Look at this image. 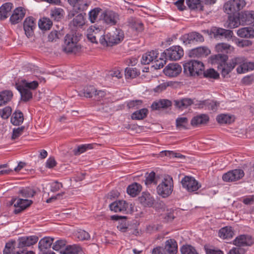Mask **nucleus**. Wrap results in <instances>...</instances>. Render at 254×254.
Here are the masks:
<instances>
[{
	"label": "nucleus",
	"instance_id": "obj_27",
	"mask_svg": "<svg viewBox=\"0 0 254 254\" xmlns=\"http://www.w3.org/2000/svg\"><path fill=\"white\" fill-rule=\"evenodd\" d=\"M139 202L144 207H152L155 202L153 197L148 192H143L138 197Z\"/></svg>",
	"mask_w": 254,
	"mask_h": 254
},
{
	"label": "nucleus",
	"instance_id": "obj_58",
	"mask_svg": "<svg viewBox=\"0 0 254 254\" xmlns=\"http://www.w3.org/2000/svg\"><path fill=\"white\" fill-rule=\"evenodd\" d=\"M75 236L80 241L88 240L90 238L89 234L81 229L79 230L75 233Z\"/></svg>",
	"mask_w": 254,
	"mask_h": 254
},
{
	"label": "nucleus",
	"instance_id": "obj_45",
	"mask_svg": "<svg viewBox=\"0 0 254 254\" xmlns=\"http://www.w3.org/2000/svg\"><path fill=\"white\" fill-rule=\"evenodd\" d=\"M142 187L138 183H134L128 186L127 192L130 195L134 197L136 196L141 190Z\"/></svg>",
	"mask_w": 254,
	"mask_h": 254
},
{
	"label": "nucleus",
	"instance_id": "obj_36",
	"mask_svg": "<svg viewBox=\"0 0 254 254\" xmlns=\"http://www.w3.org/2000/svg\"><path fill=\"white\" fill-rule=\"evenodd\" d=\"M54 239L50 237H45L39 242L38 248L40 252L46 251L50 248L53 243Z\"/></svg>",
	"mask_w": 254,
	"mask_h": 254
},
{
	"label": "nucleus",
	"instance_id": "obj_20",
	"mask_svg": "<svg viewBox=\"0 0 254 254\" xmlns=\"http://www.w3.org/2000/svg\"><path fill=\"white\" fill-rule=\"evenodd\" d=\"M239 18L242 25H254V11H244L239 13Z\"/></svg>",
	"mask_w": 254,
	"mask_h": 254
},
{
	"label": "nucleus",
	"instance_id": "obj_64",
	"mask_svg": "<svg viewBox=\"0 0 254 254\" xmlns=\"http://www.w3.org/2000/svg\"><path fill=\"white\" fill-rule=\"evenodd\" d=\"M15 243V241H9L6 243L5 246V248L3 251V254H13L11 252L14 249V244Z\"/></svg>",
	"mask_w": 254,
	"mask_h": 254
},
{
	"label": "nucleus",
	"instance_id": "obj_61",
	"mask_svg": "<svg viewBox=\"0 0 254 254\" xmlns=\"http://www.w3.org/2000/svg\"><path fill=\"white\" fill-rule=\"evenodd\" d=\"M67 242L64 239H60L56 241L53 245V249L58 251L65 246Z\"/></svg>",
	"mask_w": 254,
	"mask_h": 254
},
{
	"label": "nucleus",
	"instance_id": "obj_21",
	"mask_svg": "<svg viewBox=\"0 0 254 254\" xmlns=\"http://www.w3.org/2000/svg\"><path fill=\"white\" fill-rule=\"evenodd\" d=\"M210 53V50L207 47L201 46L191 50L189 56L191 58H203L208 56Z\"/></svg>",
	"mask_w": 254,
	"mask_h": 254
},
{
	"label": "nucleus",
	"instance_id": "obj_40",
	"mask_svg": "<svg viewBox=\"0 0 254 254\" xmlns=\"http://www.w3.org/2000/svg\"><path fill=\"white\" fill-rule=\"evenodd\" d=\"M237 35L242 38H254V29L250 27H244L237 31Z\"/></svg>",
	"mask_w": 254,
	"mask_h": 254
},
{
	"label": "nucleus",
	"instance_id": "obj_17",
	"mask_svg": "<svg viewBox=\"0 0 254 254\" xmlns=\"http://www.w3.org/2000/svg\"><path fill=\"white\" fill-rule=\"evenodd\" d=\"M163 208V213L160 215V219L164 223H169L172 222L175 218L174 215L175 210L173 208H168L165 207L164 203L161 204Z\"/></svg>",
	"mask_w": 254,
	"mask_h": 254
},
{
	"label": "nucleus",
	"instance_id": "obj_35",
	"mask_svg": "<svg viewBox=\"0 0 254 254\" xmlns=\"http://www.w3.org/2000/svg\"><path fill=\"white\" fill-rule=\"evenodd\" d=\"M174 105L181 110L187 109L193 103V100L189 98H184L174 100Z\"/></svg>",
	"mask_w": 254,
	"mask_h": 254
},
{
	"label": "nucleus",
	"instance_id": "obj_1",
	"mask_svg": "<svg viewBox=\"0 0 254 254\" xmlns=\"http://www.w3.org/2000/svg\"><path fill=\"white\" fill-rule=\"evenodd\" d=\"M124 38L123 31L120 29H115L101 36L99 42L103 46H112L120 43L123 40Z\"/></svg>",
	"mask_w": 254,
	"mask_h": 254
},
{
	"label": "nucleus",
	"instance_id": "obj_39",
	"mask_svg": "<svg viewBox=\"0 0 254 254\" xmlns=\"http://www.w3.org/2000/svg\"><path fill=\"white\" fill-rule=\"evenodd\" d=\"M234 115L221 114L216 117L217 122L220 124H230L235 121Z\"/></svg>",
	"mask_w": 254,
	"mask_h": 254
},
{
	"label": "nucleus",
	"instance_id": "obj_62",
	"mask_svg": "<svg viewBox=\"0 0 254 254\" xmlns=\"http://www.w3.org/2000/svg\"><path fill=\"white\" fill-rule=\"evenodd\" d=\"M92 145L91 144H82L77 147L76 149L74 150V154L75 155L80 154L85 152L88 149H91Z\"/></svg>",
	"mask_w": 254,
	"mask_h": 254
},
{
	"label": "nucleus",
	"instance_id": "obj_50",
	"mask_svg": "<svg viewBox=\"0 0 254 254\" xmlns=\"http://www.w3.org/2000/svg\"><path fill=\"white\" fill-rule=\"evenodd\" d=\"M145 184L147 186L151 185V184L157 185V180L154 172L152 171L150 173H147L145 174Z\"/></svg>",
	"mask_w": 254,
	"mask_h": 254
},
{
	"label": "nucleus",
	"instance_id": "obj_44",
	"mask_svg": "<svg viewBox=\"0 0 254 254\" xmlns=\"http://www.w3.org/2000/svg\"><path fill=\"white\" fill-rule=\"evenodd\" d=\"M148 114V110L146 108H143L140 110L136 111L131 115L132 120H141L145 119Z\"/></svg>",
	"mask_w": 254,
	"mask_h": 254
},
{
	"label": "nucleus",
	"instance_id": "obj_53",
	"mask_svg": "<svg viewBox=\"0 0 254 254\" xmlns=\"http://www.w3.org/2000/svg\"><path fill=\"white\" fill-rule=\"evenodd\" d=\"M64 33L62 31L53 30L48 35V41L51 42H56L58 39L62 37Z\"/></svg>",
	"mask_w": 254,
	"mask_h": 254
},
{
	"label": "nucleus",
	"instance_id": "obj_42",
	"mask_svg": "<svg viewBox=\"0 0 254 254\" xmlns=\"http://www.w3.org/2000/svg\"><path fill=\"white\" fill-rule=\"evenodd\" d=\"M228 59V56L224 54H218L212 55L210 57L211 62L212 64H217L218 66L226 62Z\"/></svg>",
	"mask_w": 254,
	"mask_h": 254
},
{
	"label": "nucleus",
	"instance_id": "obj_30",
	"mask_svg": "<svg viewBox=\"0 0 254 254\" xmlns=\"http://www.w3.org/2000/svg\"><path fill=\"white\" fill-rule=\"evenodd\" d=\"M242 60V63L239 64L237 68V71L238 73H245L248 70H252L254 69V63L245 62V60L244 58L238 57Z\"/></svg>",
	"mask_w": 254,
	"mask_h": 254
},
{
	"label": "nucleus",
	"instance_id": "obj_48",
	"mask_svg": "<svg viewBox=\"0 0 254 254\" xmlns=\"http://www.w3.org/2000/svg\"><path fill=\"white\" fill-rule=\"evenodd\" d=\"M18 83L30 91L36 90L39 86V83L37 81L28 82L25 79H23Z\"/></svg>",
	"mask_w": 254,
	"mask_h": 254
},
{
	"label": "nucleus",
	"instance_id": "obj_22",
	"mask_svg": "<svg viewBox=\"0 0 254 254\" xmlns=\"http://www.w3.org/2000/svg\"><path fill=\"white\" fill-rule=\"evenodd\" d=\"M16 89L20 94V100L22 102H27L33 98V93L29 89H26L19 84H15Z\"/></svg>",
	"mask_w": 254,
	"mask_h": 254
},
{
	"label": "nucleus",
	"instance_id": "obj_49",
	"mask_svg": "<svg viewBox=\"0 0 254 254\" xmlns=\"http://www.w3.org/2000/svg\"><path fill=\"white\" fill-rule=\"evenodd\" d=\"M186 3L191 10L199 9L200 10H203V6L201 4L200 0H186Z\"/></svg>",
	"mask_w": 254,
	"mask_h": 254
},
{
	"label": "nucleus",
	"instance_id": "obj_4",
	"mask_svg": "<svg viewBox=\"0 0 254 254\" xmlns=\"http://www.w3.org/2000/svg\"><path fill=\"white\" fill-rule=\"evenodd\" d=\"M173 190V180L172 177L168 176L162 180L157 187V191L162 197L169 196Z\"/></svg>",
	"mask_w": 254,
	"mask_h": 254
},
{
	"label": "nucleus",
	"instance_id": "obj_8",
	"mask_svg": "<svg viewBox=\"0 0 254 254\" xmlns=\"http://www.w3.org/2000/svg\"><path fill=\"white\" fill-rule=\"evenodd\" d=\"M163 54L167 59L177 61L183 56L184 50L180 46H174L165 50Z\"/></svg>",
	"mask_w": 254,
	"mask_h": 254
},
{
	"label": "nucleus",
	"instance_id": "obj_28",
	"mask_svg": "<svg viewBox=\"0 0 254 254\" xmlns=\"http://www.w3.org/2000/svg\"><path fill=\"white\" fill-rule=\"evenodd\" d=\"M209 121V117L206 114H200L193 117L190 124L192 126L197 127L201 125H206Z\"/></svg>",
	"mask_w": 254,
	"mask_h": 254
},
{
	"label": "nucleus",
	"instance_id": "obj_33",
	"mask_svg": "<svg viewBox=\"0 0 254 254\" xmlns=\"http://www.w3.org/2000/svg\"><path fill=\"white\" fill-rule=\"evenodd\" d=\"M128 25L136 32H142L144 29V25L142 22L132 17L129 18L127 20Z\"/></svg>",
	"mask_w": 254,
	"mask_h": 254
},
{
	"label": "nucleus",
	"instance_id": "obj_15",
	"mask_svg": "<svg viewBox=\"0 0 254 254\" xmlns=\"http://www.w3.org/2000/svg\"><path fill=\"white\" fill-rule=\"evenodd\" d=\"M233 244L238 247L251 246L254 244V241L251 236L241 235L233 240Z\"/></svg>",
	"mask_w": 254,
	"mask_h": 254
},
{
	"label": "nucleus",
	"instance_id": "obj_59",
	"mask_svg": "<svg viewBox=\"0 0 254 254\" xmlns=\"http://www.w3.org/2000/svg\"><path fill=\"white\" fill-rule=\"evenodd\" d=\"M176 126L178 128L187 129L188 120L186 117L178 118L176 119Z\"/></svg>",
	"mask_w": 254,
	"mask_h": 254
},
{
	"label": "nucleus",
	"instance_id": "obj_32",
	"mask_svg": "<svg viewBox=\"0 0 254 254\" xmlns=\"http://www.w3.org/2000/svg\"><path fill=\"white\" fill-rule=\"evenodd\" d=\"M158 55L159 53L156 50L148 52L142 55L141 63L143 64H149L151 62H153L154 60L158 58Z\"/></svg>",
	"mask_w": 254,
	"mask_h": 254
},
{
	"label": "nucleus",
	"instance_id": "obj_19",
	"mask_svg": "<svg viewBox=\"0 0 254 254\" xmlns=\"http://www.w3.org/2000/svg\"><path fill=\"white\" fill-rule=\"evenodd\" d=\"M67 1L77 12L86 10L89 5L86 0H67Z\"/></svg>",
	"mask_w": 254,
	"mask_h": 254
},
{
	"label": "nucleus",
	"instance_id": "obj_63",
	"mask_svg": "<svg viewBox=\"0 0 254 254\" xmlns=\"http://www.w3.org/2000/svg\"><path fill=\"white\" fill-rule=\"evenodd\" d=\"M204 103L207 104L206 110H212L213 111H216L218 107L219 106V103L216 101L206 100Z\"/></svg>",
	"mask_w": 254,
	"mask_h": 254
},
{
	"label": "nucleus",
	"instance_id": "obj_26",
	"mask_svg": "<svg viewBox=\"0 0 254 254\" xmlns=\"http://www.w3.org/2000/svg\"><path fill=\"white\" fill-rule=\"evenodd\" d=\"M234 235L233 228L229 226L221 228L218 232V237L223 240L231 239L234 237Z\"/></svg>",
	"mask_w": 254,
	"mask_h": 254
},
{
	"label": "nucleus",
	"instance_id": "obj_37",
	"mask_svg": "<svg viewBox=\"0 0 254 254\" xmlns=\"http://www.w3.org/2000/svg\"><path fill=\"white\" fill-rule=\"evenodd\" d=\"M12 97L13 93L10 90H5L0 92V107L10 102Z\"/></svg>",
	"mask_w": 254,
	"mask_h": 254
},
{
	"label": "nucleus",
	"instance_id": "obj_23",
	"mask_svg": "<svg viewBox=\"0 0 254 254\" xmlns=\"http://www.w3.org/2000/svg\"><path fill=\"white\" fill-rule=\"evenodd\" d=\"M38 241V237L36 236L22 237L18 239V248H22L25 247H30L35 244Z\"/></svg>",
	"mask_w": 254,
	"mask_h": 254
},
{
	"label": "nucleus",
	"instance_id": "obj_7",
	"mask_svg": "<svg viewBox=\"0 0 254 254\" xmlns=\"http://www.w3.org/2000/svg\"><path fill=\"white\" fill-rule=\"evenodd\" d=\"M241 60L237 57L234 58L230 61L229 63H227L226 62L220 64V66H218V69L221 72V74L223 77H229L228 76L229 74L236 65L242 63Z\"/></svg>",
	"mask_w": 254,
	"mask_h": 254
},
{
	"label": "nucleus",
	"instance_id": "obj_60",
	"mask_svg": "<svg viewBox=\"0 0 254 254\" xmlns=\"http://www.w3.org/2000/svg\"><path fill=\"white\" fill-rule=\"evenodd\" d=\"M216 50L218 52L228 53V51L230 50L231 46L228 44L222 43L216 45Z\"/></svg>",
	"mask_w": 254,
	"mask_h": 254
},
{
	"label": "nucleus",
	"instance_id": "obj_51",
	"mask_svg": "<svg viewBox=\"0 0 254 254\" xmlns=\"http://www.w3.org/2000/svg\"><path fill=\"white\" fill-rule=\"evenodd\" d=\"M35 193V191L30 187L23 188L19 191V194L25 198L33 197Z\"/></svg>",
	"mask_w": 254,
	"mask_h": 254
},
{
	"label": "nucleus",
	"instance_id": "obj_34",
	"mask_svg": "<svg viewBox=\"0 0 254 254\" xmlns=\"http://www.w3.org/2000/svg\"><path fill=\"white\" fill-rule=\"evenodd\" d=\"M82 253L81 247L77 244L67 245L65 249L61 252V254H81Z\"/></svg>",
	"mask_w": 254,
	"mask_h": 254
},
{
	"label": "nucleus",
	"instance_id": "obj_2",
	"mask_svg": "<svg viewBox=\"0 0 254 254\" xmlns=\"http://www.w3.org/2000/svg\"><path fill=\"white\" fill-rule=\"evenodd\" d=\"M184 73L188 76H198L202 75L204 69L202 62L196 60H190L183 64Z\"/></svg>",
	"mask_w": 254,
	"mask_h": 254
},
{
	"label": "nucleus",
	"instance_id": "obj_24",
	"mask_svg": "<svg viewBox=\"0 0 254 254\" xmlns=\"http://www.w3.org/2000/svg\"><path fill=\"white\" fill-rule=\"evenodd\" d=\"M25 10L22 7L16 8L10 17V21L12 24H16L21 21L25 15Z\"/></svg>",
	"mask_w": 254,
	"mask_h": 254
},
{
	"label": "nucleus",
	"instance_id": "obj_14",
	"mask_svg": "<svg viewBox=\"0 0 254 254\" xmlns=\"http://www.w3.org/2000/svg\"><path fill=\"white\" fill-rule=\"evenodd\" d=\"M211 33L215 38L230 39L232 37L233 32L232 30L225 29L222 28L213 26L211 27Z\"/></svg>",
	"mask_w": 254,
	"mask_h": 254
},
{
	"label": "nucleus",
	"instance_id": "obj_16",
	"mask_svg": "<svg viewBox=\"0 0 254 254\" xmlns=\"http://www.w3.org/2000/svg\"><path fill=\"white\" fill-rule=\"evenodd\" d=\"M180 65L177 63L169 64L163 69L164 74L169 77H176L182 71Z\"/></svg>",
	"mask_w": 254,
	"mask_h": 254
},
{
	"label": "nucleus",
	"instance_id": "obj_31",
	"mask_svg": "<svg viewBox=\"0 0 254 254\" xmlns=\"http://www.w3.org/2000/svg\"><path fill=\"white\" fill-rule=\"evenodd\" d=\"M172 106V102L168 99H160L158 101L152 103L151 108L152 110H160L165 109Z\"/></svg>",
	"mask_w": 254,
	"mask_h": 254
},
{
	"label": "nucleus",
	"instance_id": "obj_41",
	"mask_svg": "<svg viewBox=\"0 0 254 254\" xmlns=\"http://www.w3.org/2000/svg\"><path fill=\"white\" fill-rule=\"evenodd\" d=\"M64 14V10L60 7H54L50 10L51 18L56 21H60Z\"/></svg>",
	"mask_w": 254,
	"mask_h": 254
},
{
	"label": "nucleus",
	"instance_id": "obj_43",
	"mask_svg": "<svg viewBox=\"0 0 254 254\" xmlns=\"http://www.w3.org/2000/svg\"><path fill=\"white\" fill-rule=\"evenodd\" d=\"M24 120L23 113L19 110H16L11 118V123L15 126H19Z\"/></svg>",
	"mask_w": 254,
	"mask_h": 254
},
{
	"label": "nucleus",
	"instance_id": "obj_52",
	"mask_svg": "<svg viewBox=\"0 0 254 254\" xmlns=\"http://www.w3.org/2000/svg\"><path fill=\"white\" fill-rule=\"evenodd\" d=\"M228 26L230 28L238 27L240 24H241V22L239 18V15L237 17L232 15H229L228 17Z\"/></svg>",
	"mask_w": 254,
	"mask_h": 254
},
{
	"label": "nucleus",
	"instance_id": "obj_38",
	"mask_svg": "<svg viewBox=\"0 0 254 254\" xmlns=\"http://www.w3.org/2000/svg\"><path fill=\"white\" fill-rule=\"evenodd\" d=\"M12 7L13 4L10 2L5 3L0 7V20H4L8 17Z\"/></svg>",
	"mask_w": 254,
	"mask_h": 254
},
{
	"label": "nucleus",
	"instance_id": "obj_18",
	"mask_svg": "<svg viewBox=\"0 0 254 254\" xmlns=\"http://www.w3.org/2000/svg\"><path fill=\"white\" fill-rule=\"evenodd\" d=\"M128 203L124 200H116L109 205V208L114 212H121L124 213L128 208Z\"/></svg>",
	"mask_w": 254,
	"mask_h": 254
},
{
	"label": "nucleus",
	"instance_id": "obj_12",
	"mask_svg": "<svg viewBox=\"0 0 254 254\" xmlns=\"http://www.w3.org/2000/svg\"><path fill=\"white\" fill-rule=\"evenodd\" d=\"M181 40L185 45L190 44L194 42L201 43L204 41L203 36L200 33L195 31L182 35Z\"/></svg>",
	"mask_w": 254,
	"mask_h": 254
},
{
	"label": "nucleus",
	"instance_id": "obj_47",
	"mask_svg": "<svg viewBox=\"0 0 254 254\" xmlns=\"http://www.w3.org/2000/svg\"><path fill=\"white\" fill-rule=\"evenodd\" d=\"M125 76L127 79H133L140 75V71L136 67H127L125 69Z\"/></svg>",
	"mask_w": 254,
	"mask_h": 254
},
{
	"label": "nucleus",
	"instance_id": "obj_3",
	"mask_svg": "<svg viewBox=\"0 0 254 254\" xmlns=\"http://www.w3.org/2000/svg\"><path fill=\"white\" fill-rule=\"evenodd\" d=\"M79 37L77 35L66 34L64 38V51L66 53L76 54L80 52L81 46L78 44Z\"/></svg>",
	"mask_w": 254,
	"mask_h": 254
},
{
	"label": "nucleus",
	"instance_id": "obj_5",
	"mask_svg": "<svg viewBox=\"0 0 254 254\" xmlns=\"http://www.w3.org/2000/svg\"><path fill=\"white\" fill-rule=\"evenodd\" d=\"M246 5L245 0H229L223 5L225 13L229 15H234L242 9Z\"/></svg>",
	"mask_w": 254,
	"mask_h": 254
},
{
	"label": "nucleus",
	"instance_id": "obj_25",
	"mask_svg": "<svg viewBox=\"0 0 254 254\" xmlns=\"http://www.w3.org/2000/svg\"><path fill=\"white\" fill-rule=\"evenodd\" d=\"M103 15V20L107 24L115 25L119 20V16L118 13L112 10H106Z\"/></svg>",
	"mask_w": 254,
	"mask_h": 254
},
{
	"label": "nucleus",
	"instance_id": "obj_57",
	"mask_svg": "<svg viewBox=\"0 0 254 254\" xmlns=\"http://www.w3.org/2000/svg\"><path fill=\"white\" fill-rule=\"evenodd\" d=\"M97 90L93 86H87L84 89V96L87 98H91L93 95L96 96Z\"/></svg>",
	"mask_w": 254,
	"mask_h": 254
},
{
	"label": "nucleus",
	"instance_id": "obj_56",
	"mask_svg": "<svg viewBox=\"0 0 254 254\" xmlns=\"http://www.w3.org/2000/svg\"><path fill=\"white\" fill-rule=\"evenodd\" d=\"M202 74L204 77L217 79L219 76V73L216 71L213 68H209L207 69L206 71H202Z\"/></svg>",
	"mask_w": 254,
	"mask_h": 254
},
{
	"label": "nucleus",
	"instance_id": "obj_54",
	"mask_svg": "<svg viewBox=\"0 0 254 254\" xmlns=\"http://www.w3.org/2000/svg\"><path fill=\"white\" fill-rule=\"evenodd\" d=\"M101 10V8L99 7H95L89 12V19L91 23H93L95 22L97 20L99 14Z\"/></svg>",
	"mask_w": 254,
	"mask_h": 254
},
{
	"label": "nucleus",
	"instance_id": "obj_46",
	"mask_svg": "<svg viewBox=\"0 0 254 254\" xmlns=\"http://www.w3.org/2000/svg\"><path fill=\"white\" fill-rule=\"evenodd\" d=\"M38 25L41 30H49L53 25V22L48 17H43L40 19L38 22Z\"/></svg>",
	"mask_w": 254,
	"mask_h": 254
},
{
	"label": "nucleus",
	"instance_id": "obj_9",
	"mask_svg": "<svg viewBox=\"0 0 254 254\" xmlns=\"http://www.w3.org/2000/svg\"><path fill=\"white\" fill-rule=\"evenodd\" d=\"M182 187L189 192H193L197 190L201 185L192 177L185 176L182 181Z\"/></svg>",
	"mask_w": 254,
	"mask_h": 254
},
{
	"label": "nucleus",
	"instance_id": "obj_55",
	"mask_svg": "<svg viewBox=\"0 0 254 254\" xmlns=\"http://www.w3.org/2000/svg\"><path fill=\"white\" fill-rule=\"evenodd\" d=\"M180 251L181 254H198L195 249L190 245H183Z\"/></svg>",
	"mask_w": 254,
	"mask_h": 254
},
{
	"label": "nucleus",
	"instance_id": "obj_29",
	"mask_svg": "<svg viewBox=\"0 0 254 254\" xmlns=\"http://www.w3.org/2000/svg\"><path fill=\"white\" fill-rule=\"evenodd\" d=\"M164 250L167 254H177L178 243L174 239H169L165 243Z\"/></svg>",
	"mask_w": 254,
	"mask_h": 254
},
{
	"label": "nucleus",
	"instance_id": "obj_6",
	"mask_svg": "<svg viewBox=\"0 0 254 254\" xmlns=\"http://www.w3.org/2000/svg\"><path fill=\"white\" fill-rule=\"evenodd\" d=\"M85 13H78L75 15L74 11H70L68 14V18L72 20L69 22V26L72 29L81 28L85 24Z\"/></svg>",
	"mask_w": 254,
	"mask_h": 254
},
{
	"label": "nucleus",
	"instance_id": "obj_13",
	"mask_svg": "<svg viewBox=\"0 0 254 254\" xmlns=\"http://www.w3.org/2000/svg\"><path fill=\"white\" fill-rule=\"evenodd\" d=\"M36 27V20L32 16H29L25 19L23 22V28L25 34L28 38L33 36Z\"/></svg>",
	"mask_w": 254,
	"mask_h": 254
},
{
	"label": "nucleus",
	"instance_id": "obj_11",
	"mask_svg": "<svg viewBox=\"0 0 254 254\" xmlns=\"http://www.w3.org/2000/svg\"><path fill=\"white\" fill-rule=\"evenodd\" d=\"M242 169H234L227 172L222 176V180L225 182H233L241 179L244 176Z\"/></svg>",
	"mask_w": 254,
	"mask_h": 254
},
{
	"label": "nucleus",
	"instance_id": "obj_10",
	"mask_svg": "<svg viewBox=\"0 0 254 254\" xmlns=\"http://www.w3.org/2000/svg\"><path fill=\"white\" fill-rule=\"evenodd\" d=\"M32 202V200L27 199L13 198L10 201V204L14 205L15 207L14 213L17 214L30 206Z\"/></svg>",
	"mask_w": 254,
	"mask_h": 254
}]
</instances>
